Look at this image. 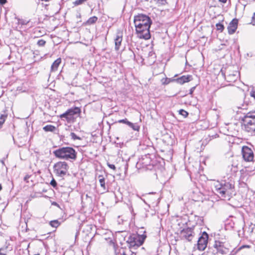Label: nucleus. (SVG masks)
<instances>
[{
  "label": "nucleus",
  "mask_w": 255,
  "mask_h": 255,
  "mask_svg": "<svg viewBox=\"0 0 255 255\" xmlns=\"http://www.w3.org/2000/svg\"><path fill=\"white\" fill-rule=\"evenodd\" d=\"M236 166L233 164L229 165L226 168L227 172V180L224 177V180L221 182H216L214 183V191L216 194L220 198L230 199L234 193L235 182L233 176L237 172Z\"/></svg>",
  "instance_id": "obj_1"
},
{
  "label": "nucleus",
  "mask_w": 255,
  "mask_h": 255,
  "mask_svg": "<svg viewBox=\"0 0 255 255\" xmlns=\"http://www.w3.org/2000/svg\"><path fill=\"white\" fill-rule=\"evenodd\" d=\"M55 156L58 158L73 162L77 158V152L71 147H60L53 152Z\"/></svg>",
  "instance_id": "obj_2"
},
{
  "label": "nucleus",
  "mask_w": 255,
  "mask_h": 255,
  "mask_svg": "<svg viewBox=\"0 0 255 255\" xmlns=\"http://www.w3.org/2000/svg\"><path fill=\"white\" fill-rule=\"evenodd\" d=\"M244 128L248 132H255V111L248 113L243 119Z\"/></svg>",
  "instance_id": "obj_3"
},
{
  "label": "nucleus",
  "mask_w": 255,
  "mask_h": 255,
  "mask_svg": "<svg viewBox=\"0 0 255 255\" xmlns=\"http://www.w3.org/2000/svg\"><path fill=\"white\" fill-rule=\"evenodd\" d=\"M145 235H139L137 234H133L130 235L127 241L129 248H137L142 245L146 238Z\"/></svg>",
  "instance_id": "obj_4"
},
{
  "label": "nucleus",
  "mask_w": 255,
  "mask_h": 255,
  "mask_svg": "<svg viewBox=\"0 0 255 255\" xmlns=\"http://www.w3.org/2000/svg\"><path fill=\"white\" fill-rule=\"evenodd\" d=\"M54 173L59 177H63L66 175L69 169V166L65 161H59L56 163L54 166Z\"/></svg>",
  "instance_id": "obj_5"
},
{
  "label": "nucleus",
  "mask_w": 255,
  "mask_h": 255,
  "mask_svg": "<svg viewBox=\"0 0 255 255\" xmlns=\"http://www.w3.org/2000/svg\"><path fill=\"white\" fill-rule=\"evenodd\" d=\"M152 21L150 17L145 14H139L134 17V26L138 27V29L139 30V27L145 24H151Z\"/></svg>",
  "instance_id": "obj_6"
},
{
  "label": "nucleus",
  "mask_w": 255,
  "mask_h": 255,
  "mask_svg": "<svg viewBox=\"0 0 255 255\" xmlns=\"http://www.w3.org/2000/svg\"><path fill=\"white\" fill-rule=\"evenodd\" d=\"M151 24H145L139 27V30L138 29V27L135 26L136 32L138 35V37L140 38L144 39H148L150 38V34L149 28Z\"/></svg>",
  "instance_id": "obj_7"
},
{
  "label": "nucleus",
  "mask_w": 255,
  "mask_h": 255,
  "mask_svg": "<svg viewBox=\"0 0 255 255\" xmlns=\"http://www.w3.org/2000/svg\"><path fill=\"white\" fill-rule=\"evenodd\" d=\"M213 248V253L214 254L220 253L226 255L229 252V249L225 247L223 243L220 241H215Z\"/></svg>",
  "instance_id": "obj_8"
},
{
  "label": "nucleus",
  "mask_w": 255,
  "mask_h": 255,
  "mask_svg": "<svg viewBox=\"0 0 255 255\" xmlns=\"http://www.w3.org/2000/svg\"><path fill=\"white\" fill-rule=\"evenodd\" d=\"M244 159L246 161H251L253 160L254 154L252 149L247 146H244L242 150Z\"/></svg>",
  "instance_id": "obj_9"
},
{
  "label": "nucleus",
  "mask_w": 255,
  "mask_h": 255,
  "mask_svg": "<svg viewBox=\"0 0 255 255\" xmlns=\"http://www.w3.org/2000/svg\"><path fill=\"white\" fill-rule=\"evenodd\" d=\"M193 230L190 228H187L182 230L179 233L180 238L182 240H186L191 241L194 237Z\"/></svg>",
  "instance_id": "obj_10"
},
{
  "label": "nucleus",
  "mask_w": 255,
  "mask_h": 255,
  "mask_svg": "<svg viewBox=\"0 0 255 255\" xmlns=\"http://www.w3.org/2000/svg\"><path fill=\"white\" fill-rule=\"evenodd\" d=\"M208 235L206 232H204L202 236L198 240L197 248L199 250L202 251L206 249L208 243Z\"/></svg>",
  "instance_id": "obj_11"
},
{
  "label": "nucleus",
  "mask_w": 255,
  "mask_h": 255,
  "mask_svg": "<svg viewBox=\"0 0 255 255\" xmlns=\"http://www.w3.org/2000/svg\"><path fill=\"white\" fill-rule=\"evenodd\" d=\"M238 20L237 18L233 19L229 23L228 26V30L229 34H234L237 29Z\"/></svg>",
  "instance_id": "obj_12"
},
{
  "label": "nucleus",
  "mask_w": 255,
  "mask_h": 255,
  "mask_svg": "<svg viewBox=\"0 0 255 255\" xmlns=\"http://www.w3.org/2000/svg\"><path fill=\"white\" fill-rule=\"evenodd\" d=\"M114 40L115 45V49L117 51L119 50L121 46L122 42L123 41V33L121 32H118Z\"/></svg>",
  "instance_id": "obj_13"
},
{
  "label": "nucleus",
  "mask_w": 255,
  "mask_h": 255,
  "mask_svg": "<svg viewBox=\"0 0 255 255\" xmlns=\"http://www.w3.org/2000/svg\"><path fill=\"white\" fill-rule=\"evenodd\" d=\"M193 79L192 76L190 75H183L174 80L177 83L180 84H183L185 83L191 81Z\"/></svg>",
  "instance_id": "obj_14"
},
{
  "label": "nucleus",
  "mask_w": 255,
  "mask_h": 255,
  "mask_svg": "<svg viewBox=\"0 0 255 255\" xmlns=\"http://www.w3.org/2000/svg\"><path fill=\"white\" fill-rule=\"evenodd\" d=\"M238 71H235L232 74L230 73L225 75V79L228 82H234L238 79Z\"/></svg>",
  "instance_id": "obj_15"
},
{
  "label": "nucleus",
  "mask_w": 255,
  "mask_h": 255,
  "mask_svg": "<svg viewBox=\"0 0 255 255\" xmlns=\"http://www.w3.org/2000/svg\"><path fill=\"white\" fill-rule=\"evenodd\" d=\"M61 62V58L57 59L52 64L51 67V71H56Z\"/></svg>",
  "instance_id": "obj_16"
},
{
  "label": "nucleus",
  "mask_w": 255,
  "mask_h": 255,
  "mask_svg": "<svg viewBox=\"0 0 255 255\" xmlns=\"http://www.w3.org/2000/svg\"><path fill=\"white\" fill-rule=\"evenodd\" d=\"M79 112L80 109L77 107H75L74 109H69L66 111L67 113L69 116H72L78 113Z\"/></svg>",
  "instance_id": "obj_17"
},
{
  "label": "nucleus",
  "mask_w": 255,
  "mask_h": 255,
  "mask_svg": "<svg viewBox=\"0 0 255 255\" xmlns=\"http://www.w3.org/2000/svg\"><path fill=\"white\" fill-rule=\"evenodd\" d=\"M56 128L55 126L51 125H46L43 128V129L46 131L54 132L56 130Z\"/></svg>",
  "instance_id": "obj_18"
},
{
  "label": "nucleus",
  "mask_w": 255,
  "mask_h": 255,
  "mask_svg": "<svg viewBox=\"0 0 255 255\" xmlns=\"http://www.w3.org/2000/svg\"><path fill=\"white\" fill-rule=\"evenodd\" d=\"M98 20V17L96 16H94L90 17L87 21V23L88 24H93L96 23Z\"/></svg>",
  "instance_id": "obj_19"
},
{
  "label": "nucleus",
  "mask_w": 255,
  "mask_h": 255,
  "mask_svg": "<svg viewBox=\"0 0 255 255\" xmlns=\"http://www.w3.org/2000/svg\"><path fill=\"white\" fill-rule=\"evenodd\" d=\"M98 178H99V182L100 183L101 186L104 189H106V186H105V178L103 177L102 175H99L98 176Z\"/></svg>",
  "instance_id": "obj_20"
},
{
  "label": "nucleus",
  "mask_w": 255,
  "mask_h": 255,
  "mask_svg": "<svg viewBox=\"0 0 255 255\" xmlns=\"http://www.w3.org/2000/svg\"><path fill=\"white\" fill-rule=\"evenodd\" d=\"M7 115L5 114L1 115L0 117V128L2 127L3 124L4 123Z\"/></svg>",
  "instance_id": "obj_21"
},
{
  "label": "nucleus",
  "mask_w": 255,
  "mask_h": 255,
  "mask_svg": "<svg viewBox=\"0 0 255 255\" xmlns=\"http://www.w3.org/2000/svg\"><path fill=\"white\" fill-rule=\"evenodd\" d=\"M128 126L133 130L136 131H138L140 128L139 126L137 124H133L131 122L129 123Z\"/></svg>",
  "instance_id": "obj_22"
},
{
  "label": "nucleus",
  "mask_w": 255,
  "mask_h": 255,
  "mask_svg": "<svg viewBox=\"0 0 255 255\" xmlns=\"http://www.w3.org/2000/svg\"><path fill=\"white\" fill-rule=\"evenodd\" d=\"M50 225L54 228H57L60 225V223L58 220L51 221L50 222Z\"/></svg>",
  "instance_id": "obj_23"
},
{
  "label": "nucleus",
  "mask_w": 255,
  "mask_h": 255,
  "mask_svg": "<svg viewBox=\"0 0 255 255\" xmlns=\"http://www.w3.org/2000/svg\"><path fill=\"white\" fill-rule=\"evenodd\" d=\"M216 26L217 30L220 31V32H222L224 29V26L223 24L221 23H218L216 24Z\"/></svg>",
  "instance_id": "obj_24"
},
{
  "label": "nucleus",
  "mask_w": 255,
  "mask_h": 255,
  "mask_svg": "<svg viewBox=\"0 0 255 255\" xmlns=\"http://www.w3.org/2000/svg\"><path fill=\"white\" fill-rule=\"evenodd\" d=\"M179 114L182 115L184 118H186L188 115V113L183 109H181L179 111Z\"/></svg>",
  "instance_id": "obj_25"
},
{
  "label": "nucleus",
  "mask_w": 255,
  "mask_h": 255,
  "mask_svg": "<svg viewBox=\"0 0 255 255\" xmlns=\"http://www.w3.org/2000/svg\"><path fill=\"white\" fill-rule=\"evenodd\" d=\"M28 22L29 21H26V20H23V19H18V24H20L21 25H26L28 23Z\"/></svg>",
  "instance_id": "obj_26"
},
{
  "label": "nucleus",
  "mask_w": 255,
  "mask_h": 255,
  "mask_svg": "<svg viewBox=\"0 0 255 255\" xmlns=\"http://www.w3.org/2000/svg\"><path fill=\"white\" fill-rule=\"evenodd\" d=\"M170 80L169 78H165L161 79L162 84L163 85H167L169 83Z\"/></svg>",
  "instance_id": "obj_27"
},
{
  "label": "nucleus",
  "mask_w": 255,
  "mask_h": 255,
  "mask_svg": "<svg viewBox=\"0 0 255 255\" xmlns=\"http://www.w3.org/2000/svg\"><path fill=\"white\" fill-rule=\"evenodd\" d=\"M46 41L43 39L38 40L37 44L39 46H43L45 44Z\"/></svg>",
  "instance_id": "obj_28"
},
{
  "label": "nucleus",
  "mask_w": 255,
  "mask_h": 255,
  "mask_svg": "<svg viewBox=\"0 0 255 255\" xmlns=\"http://www.w3.org/2000/svg\"><path fill=\"white\" fill-rule=\"evenodd\" d=\"M70 136L73 140L80 139V137L78 136L74 132H71L70 133Z\"/></svg>",
  "instance_id": "obj_29"
},
{
  "label": "nucleus",
  "mask_w": 255,
  "mask_h": 255,
  "mask_svg": "<svg viewBox=\"0 0 255 255\" xmlns=\"http://www.w3.org/2000/svg\"><path fill=\"white\" fill-rule=\"evenodd\" d=\"M119 123H123V124H125L127 125L128 126L130 122H129L127 119H123V120H120L118 121Z\"/></svg>",
  "instance_id": "obj_30"
},
{
  "label": "nucleus",
  "mask_w": 255,
  "mask_h": 255,
  "mask_svg": "<svg viewBox=\"0 0 255 255\" xmlns=\"http://www.w3.org/2000/svg\"><path fill=\"white\" fill-rule=\"evenodd\" d=\"M69 115H68V114L67 113V112H65L64 113L62 114V115H61L60 116V117L62 119V118H65L66 119V120H68L69 119Z\"/></svg>",
  "instance_id": "obj_31"
},
{
  "label": "nucleus",
  "mask_w": 255,
  "mask_h": 255,
  "mask_svg": "<svg viewBox=\"0 0 255 255\" xmlns=\"http://www.w3.org/2000/svg\"><path fill=\"white\" fill-rule=\"evenodd\" d=\"M85 1H84V0H76L74 2V4L75 5H80L82 3H83Z\"/></svg>",
  "instance_id": "obj_32"
},
{
  "label": "nucleus",
  "mask_w": 255,
  "mask_h": 255,
  "mask_svg": "<svg viewBox=\"0 0 255 255\" xmlns=\"http://www.w3.org/2000/svg\"><path fill=\"white\" fill-rule=\"evenodd\" d=\"M50 185L54 188H56L57 186V182L53 178L52 180L51 181Z\"/></svg>",
  "instance_id": "obj_33"
},
{
  "label": "nucleus",
  "mask_w": 255,
  "mask_h": 255,
  "mask_svg": "<svg viewBox=\"0 0 255 255\" xmlns=\"http://www.w3.org/2000/svg\"><path fill=\"white\" fill-rule=\"evenodd\" d=\"M250 96L255 99V88H253L251 91Z\"/></svg>",
  "instance_id": "obj_34"
},
{
  "label": "nucleus",
  "mask_w": 255,
  "mask_h": 255,
  "mask_svg": "<svg viewBox=\"0 0 255 255\" xmlns=\"http://www.w3.org/2000/svg\"><path fill=\"white\" fill-rule=\"evenodd\" d=\"M157 2L161 5H164L166 2V0H156Z\"/></svg>",
  "instance_id": "obj_35"
},
{
  "label": "nucleus",
  "mask_w": 255,
  "mask_h": 255,
  "mask_svg": "<svg viewBox=\"0 0 255 255\" xmlns=\"http://www.w3.org/2000/svg\"><path fill=\"white\" fill-rule=\"evenodd\" d=\"M251 24H253V25H255V12L254 13L253 16L252 17V20L251 22Z\"/></svg>",
  "instance_id": "obj_36"
},
{
  "label": "nucleus",
  "mask_w": 255,
  "mask_h": 255,
  "mask_svg": "<svg viewBox=\"0 0 255 255\" xmlns=\"http://www.w3.org/2000/svg\"><path fill=\"white\" fill-rule=\"evenodd\" d=\"M108 166H109V168H110L112 169H114V170L116 169V166L114 164L108 163Z\"/></svg>",
  "instance_id": "obj_37"
},
{
  "label": "nucleus",
  "mask_w": 255,
  "mask_h": 255,
  "mask_svg": "<svg viewBox=\"0 0 255 255\" xmlns=\"http://www.w3.org/2000/svg\"><path fill=\"white\" fill-rule=\"evenodd\" d=\"M30 175H25V176L24 177V180L26 182L28 183V179H29V178H30Z\"/></svg>",
  "instance_id": "obj_38"
},
{
  "label": "nucleus",
  "mask_w": 255,
  "mask_h": 255,
  "mask_svg": "<svg viewBox=\"0 0 255 255\" xmlns=\"http://www.w3.org/2000/svg\"><path fill=\"white\" fill-rule=\"evenodd\" d=\"M195 88L196 87H192L190 89V91H189V94L190 95H192L193 92L194 91L195 89Z\"/></svg>",
  "instance_id": "obj_39"
},
{
  "label": "nucleus",
  "mask_w": 255,
  "mask_h": 255,
  "mask_svg": "<svg viewBox=\"0 0 255 255\" xmlns=\"http://www.w3.org/2000/svg\"><path fill=\"white\" fill-rule=\"evenodd\" d=\"M86 199H87L89 202L92 201V198L90 196H89L88 194L86 195Z\"/></svg>",
  "instance_id": "obj_40"
},
{
  "label": "nucleus",
  "mask_w": 255,
  "mask_h": 255,
  "mask_svg": "<svg viewBox=\"0 0 255 255\" xmlns=\"http://www.w3.org/2000/svg\"><path fill=\"white\" fill-rule=\"evenodd\" d=\"M6 2V0H0V4L3 5Z\"/></svg>",
  "instance_id": "obj_41"
},
{
  "label": "nucleus",
  "mask_w": 255,
  "mask_h": 255,
  "mask_svg": "<svg viewBox=\"0 0 255 255\" xmlns=\"http://www.w3.org/2000/svg\"><path fill=\"white\" fill-rule=\"evenodd\" d=\"M115 255H127L126 254V253L125 252H123L122 253H116Z\"/></svg>",
  "instance_id": "obj_42"
},
{
  "label": "nucleus",
  "mask_w": 255,
  "mask_h": 255,
  "mask_svg": "<svg viewBox=\"0 0 255 255\" xmlns=\"http://www.w3.org/2000/svg\"><path fill=\"white\" fill-rule=\"evenodd\" d=\"M219 1L222 3H225L227 2V0H219Z\"/></svg>",
  "instance_id": "obj_43"
},
{
  "label": "nucleus",
  "mask_w": 255,
  "mask_h": 255,
  "mask_svg": "<svg viewBox=\"0 0 255 255\" xmlns=\"http://www.w3.org/2000/svg\"><path fill=\"white\" fill-rule=\"evenodd\" d=\"M245 247H249V246H243L242 247H241L239 249V250H240V249H242V248H245Z\"/></svg>",
  "instance_id": "obj_44"
},
{
  "label": "nucleus",
  "mask_w": 255,
  "mask_h": 255,
  "mask_svg": "<svg viewBox=\"0 0 255 255\" xmlns=\"http://www.w3.org/2000/svg\"><path fill=\"white\" fill-rule=\"evenodd\" d=\"M0 162L3 164L4 165V160L3 159H1V160H0Z\"/></svg>",
  "instance_id": "obj_45"
},
{
  "label": "nucleus",
  "mask_w": 255,
  "mask_h": 255,
  "mask_svg": "<svg viewBox=\"0 0 255 255\" xmlns=\"http://www.w3.org/2000/svg\"><path fill=\"white\" fill-rule=\"evenodd\" d=\"M2 189V186L1 184H0V191Z\"/></svg>",
  "instance_id": "obj_46"
},
{
  "label": "nucleus",
  "mask_w": 255,
  "mask_h": 255,
  "mask_svg": "<svg viewBox=\"0 0 255 255\" xmlns=\"http://www.w3.org/2000/svg\"><path fill=\"white\" fill-rule=\"evenodd\" d=\"M43 192H46V190H43Z\"/></svg>",
  "instance_id": "obj_47"
},
{
  "label": "nucleus",
  "mask_w": 255,
  "mask_h": 255,
  "mask_svg": "<svg viewBox=\"0 0 255 255\" xmlns=\"http://www.w3.org/2000/svg\"><path fill=\"white\" fill-rule=\"evenodd\" d=\"M87 0H84V1H87Z\"/></svg>",
  "instance_id": "obj_48"
}]
</instances>
